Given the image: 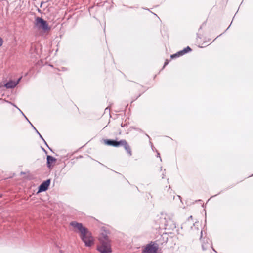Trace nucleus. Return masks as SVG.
Listing matches in <instances>:
<instances>
[{"label":"nucleus","mask_w":253,"mask_h":253,"mask_svg":"<svg viewBox=\"0 0 253 253\" xmlns=\"http://www.w3.org/2000/svg\"><path fill=\"white\" fill-rule=\"evenodd\" d=\"M157 157H160V154H159V153H158V154H157Z\"/></svg>","instance_id":"f3484780"},{"label":"nucleus","mask_w":253,"mask_h":253,"mask_svg":"<svg viewBox=\"0 0 253 253\" xmlns=\"http://www.w3.org/2000/svg\"><path fill=\"white\" fill-rule=\"evenodd\" d=\"M50 180H47L43 182L39 186V192H43L46 191L49 186Z\"/></svg>","instance_id":"423d86ee"},{"label":"nucleus","mask_w":253,"mask_h":253,"mask_svg":"<svg viewBox=\"0 0 253 253\" xmlns=\"http://www.w3.org/2000/svg\"><path fill=\"white\" fill-rule=\"evenodd\" d=\"M35 25L38 28L41 29L44 31H46L50 29L47 22L41 17H37L36 18Z\"/></svg>","instance_id":"20e7f679"},{"label":"nucleus","mask_w":253,"mask_h":253,"mask_svg":"<svg viewBox=\"0 0 253 253\" xmlns=\"http://www.w3.org/2000/svg\"><path fill=\"white\" fill-rule=\"evenodd\" d=\"M106 236H108L107 235V234H106V233H105V234H104V233H102L101 236L100 237V238H99V239H100V238H104V237H106Z\"/></svg>","instance_id":"f8f14e48"},{"label":"nucleus","mask_w":253,"mask_h":253,"mask_svg":"<svg viewBox=\"0 0 253 253\" xmlns=\"http://www.w3.org/2000/svg\"><path fill=\"white\" fill-rule=\"evenodd\" d=\"M211 241L208 239H204L202 240V247L204 250L207 249L211 246Z\"/></svg>","instance_id":"9b49d317"},{"label":"nucleus","mask_w":253,"mask_h":253,"mask_svg":"<svg viewBox=\"0 0 253 253\" xmlns=\"http://www.w3.org/2000/svg\"><path fill=\"white\" fill-rule=\"evenodd\" d=\"M158 248L159 246L157 243L151 242L144 248L142 253H157Z\"/></svg>","instance_id":"7ed1b4c3"},{"label":"nucleus","mask_w":253,"mask_h":253,"mask_svg":"<svg viewBox=\"0 0 253 253\" xmlns=\"http://www.w3.org/2000/svg\"><path fill=\"white\" fill-rule=\"evenodd\" d=\"M201 235L202 234V231L201 232Z\"/></svg>","instance_id":"a211bd4d"},{"label":"nucleus","mask_w":253,"mask_h":253,"mask_svg":"<svg viewBox=\"0 0 253 253\" xmlns=\"http://www.w3.org/2000/svg\"><path fill=\"white\" fill-rule=\"evenodd\" d=\"M121 146H123L124 147L125 150L130 156L132 155L131 148L125 140H122Z\"/></svg>","instance_id":"1a4fd4ad"},{"label":"nucleus","mask_w":253,"mask_h":253,"mask_svg":"<svg viewBox=\"0 0 253 253\" xmlns=\"http://www.w3.org/2000/svg\"><path fill=\"white\" fill-rule=\"evenodd\" d=\"M56 159L51 156H47V166L48 168H50L53 164L55 163Z\"/></svg>","instance_id":"9d476101"},{"label":"nucleus","mask_w":253,"mask_h":253,"mask_svg":"<svg viewBox=\"0 0 253 253\" xmlns=\"http://www.w3.org/2000/svg\"><path fill=\"white\" fill-rule=\"evenodd\" d=\"M21 78H20L17 81H10L8 82L5 84V86L7 88H13L15 87L19 83V81Z\"/></svg>","instance_id":"6e6552de"},{"label":"nucleus","mask_w":253,"mask_h":253,"mask_svg":"<svg viewBox=\"0 0 253 253\" xmlns=\"http://www.w3.org/2000/svg\"><path fill=\"white\" fill-rule=\"evenodd\" d=\"M191 50V49L189 46H187V47L185 48L182 50H181V51L178 52L177 53L171 55V58H173L179 57V56H182V55L185 54V53L190 51Z\"/></svg>","instance_id":"39448f33"},{"label":"nucleus","mask_w":253,"mask_h":253,"mask_svg":"<svg viewBox=\"0 0 253 253\" xmlns=\"http://www.w3.org/2000/svg\"><path fill=\"white\" fill-rule=\"evenodd\" d=\"M168 64V60H166V62H165L164 67L166 66Z\"/></svg>","instance_id":"2eb2a0df"},{"label":"nucleus","mask_w":253,"mask_h":253,"mask_svg":"<svg viewBox=\"0 0 253 253\" xmlns=\"http://www.w3.org/2000/svg\"><path fill=\"white\" fill-rule=\"evenodd\" d=\"M100 245L98 246L97 250L100 253H110L112 252L110 241L108 236L100 239Z\"/></svg>","instance_id":"f03ea898"},{"label":"nucleus","mask_w":253,"mask_h":253,"mask_svg":"<svg viewBox=\"0 0 253 253\" xmlns=\"http://www.w3.org/2000/svg\"><path fill=\"white\" fill-rule=\"evenodd\" d=\"M3 40L0 37V47H1L3 44Z\"/></svg>","instance_id":"ddd939ff"},{"label":"nucleus","mask_w":253,"mask_h":253,"mask_svg":"<svg viewBox=\"0 0 253 253\" xmlns=\"http://www.w3.org/2000/svg\"><path fill=\"white\" fill-rule=\"evenodd\" d=\"M70 225L75 228V232H80V238L85 246L91 247L94 244V239L91 233L86 228L84 227L82 223L73 221L70 223Z\"/></svg>","instance_id":"f257e3e1"},{"label":"nucleus","mask_w":253,"mask_h":253,"mask_svg":"<svg viewBox=\"0 0 253 253\" xmlns=\"http://www.w3.org/2000/svg\"><path fill=\"white\" fill-rule=\"evenodd\" d=\"M33 127L36 130V132L39 135L40 133L38 132V131L35 128V127L34 126H33Z\"/></svg>","instance_id":"dca6fc26"},{"label":"nucleus","mask_w":253,"mask_h":253,"mask_svg":"<svg viewBox=\"0 0 253 253\" xmlns=\"http://www.w3.org/2000/svg\"><path fill=\"white\" fill-rule=\"evenodd\" d=\"M122 143V140L119 141H117L114 140H106L105 141V144L107 145L113 146L114 147H119L121 146Z\"/></svg>","instance_id":"0eeeda50"},{"label":"nucleus","mask_w":253,"mask_h":253,"mask_svg":"<svg viewBox=\"0 0 253 253\" xmlns=\"http://www.w3.org/2000/svg\"><path fill=\"white\" fill-rule=\"evenodd\" d=\"M39 136H40V138H41L42 140H43V141H44V142L45 143V144L47 146V143H46V141H45L44 140V139L43 138V137H42V136L40 134H39Z\"/></svg>","instance_id":"4468645a"}]
</instances>
